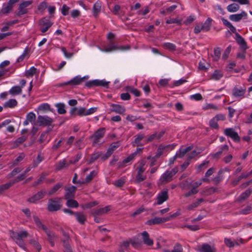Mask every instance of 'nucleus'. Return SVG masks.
<instances>
[{
    "mask_svg": "<svg viewBox=\"0 0 252 252\" xmlns=\"http://www.w3.org/2000/svg\"><path fill=\"white\" fill-rule=\"evenodd\" d=\"M101 9V5L99 3L96 2L94 4L93 8V12L94 13V16L96 17L99 12L100 11Z\"/></svg>",
    "mask_w": 252,
    "mask_h": 252,
    "instance_id": "nucleus-40",
    "label": "nucleus"
},
{
    "mask_svg": "<svg viewBox=\"0 0 252 252\" xmlns=\"http://www.w3.org/2000/svg\"><path fill=\"white\" fill-rule=\"evenodd\" d=\"M232 95L236 97L244 96L246 93V88L235 86L232 90Z\"/></svg>",
    "mask_w": 252,
    "mask_h": 252,
    "instance_id": "nucleus-13",
    "label": "nucleus"
},
{
    "mask_svg": "<svg viewBox=\"0 0 252 252\" xmlns=\"http://www.w3.org/2000/svg\"><path fill=\"white\" fill-rule=\"evenodd\" d=\"M143 243L148 246H152L153 245V241L149 237L148 233L145 231L141 233Z\"/></svg>",
    "mask_w": 252,
    "mask_h": 252,
    "instance_id": "nucleus-17",
    "label": "nucleus"
},
{
    "mask_svg": "<svg viewBox=\"0 0 252 252\" xmlns=\"http://www.w3.org/2000/svg\"><path fill=\"white\" fill-rule=\"evenodd\" d=\"M199 251L200 252H215L216 249L214 248L211 247L209 244L205 243L202 245Z\"/></svg>",
    "mask_w": 252,
    "mask_h": 252,
    "instance_id": "nucleus-19",
    "label": "nucleus"
},
{
    "mask_svg": "<svg viewBox=\"0 0 252 252\" xmlns=\"http://www.w3.org/2000/svg\"><path fill=\"white\" fill-rule=\"evenodd\" d=\"M221 54L220 49L219 47H217L214 49V60L217 61L220 58Z\"/></svg>",
    "mask_w": 252,
    "mask_h": 252,
    "instance_id": "nucleus-49",
    "label": "nucleus"
},
{
    "mask_svg": "<svg viewBox=\"0 0 252 252\" xmlns=\"http://www.w3.org/2000/svg\"><path fill=\"white\" fill-rule=\"evenodd\" d=\"M96 174V173L95 171L94 170L92 171L89 175L87 176L85 181L83 182H84V184L90 182L94 178Z\"/></svg>",
    "mask_w": 252,
    "mask_h": 252,
    "instance_id": "nucleus-50",
    "label": "nucleus"
},
{
    "mask_svg": "<svg viewBox=\"0 0 252 252\" xmlns=\"http://www.w3.org/2000/svg\"><path fill=\"white\" fill-rule=\"evenodd\" d=\"M61 49L62 52L63 53L64 56L67 58H71L73 55V53H68L66 51V49L64 47H61Z\"/></svg>",
    "mask_w": 252,
    "mask_h": 252,
    "instance_id": "nucleus-60",
    "label": "nucleus"
},
{
    "mask_svg": "<svg viewBox=\"0 0 252 252\" xmlns=\"http://www.w3.org/2000/svg\"><path fill=\"white\" fill-rule=\"evenodd\" d=\"M53 122V119L47 116L39 115L36 123L39 126H52Z\"/></svg>",
    "mask_w": 252,
    "mask_h": 252,
    "instance_id": "nucleus-3",
    "label": "nucleus"
},
{
    "mask_svg": "<svg viewBox=\"0 0 252 252\" xmlns=\"http://www.w3.org/2000/svg\"><path fill=\"white\" fill-rule=\"evenodd\" d=\"M87 109L85 107L79 108L77 112V114L78 116L82 117L83 116H87Z\"/></svg>",
    "mask_w": 252,
    "mask_h": 252,
    "instance_id": "nucleus-57",
    "label": "nucleus"
},
{
    "mask_svg": "<svg viewBox=\"0 0 252 252\" xmlns=\"http://www.w3.org/2000/svg\"><path fill=\"white\" fill-rule=\"evenodd\" d=\"M47 7V3L43 1L38 6L37 9L39 11H43Z\"/></svg>",
    "mask_w": 252,
    "mask_h": 252,
    "instance_id": "nucleus-58",
    "label": "nucleus"
},
{
    "mask_svg": "<svg viewBox=\"0 0 252 252\" xmlns=\"http://www.w3.org/2000/svg\"><path fill=\"white\" fill-rule=\"evenodd\" d=\"M170 147H172V149H173L174 147V146H171V145H167L166 146H163L162 145H159L157 150V152L156 157L157 158H159L162 154L164 149L167 148H169Z\"/></svg>",
    "mask_w": 252,
    "mask_h": 252,
    "instance_id": "nucleus-25",
    "label": "nucleus"
},
{
    "mask_svg": "<svg viewBox=\"0 0 252 252\" xmlns=\"http://www.w3.org/2000/svg\"><path fill=\"white\" fill-rule=\"evenodd\" d=\"M173 176L169 172L166 171L161 176L160 180L162 182H169L172 180Z\"/></svg>",
    "mask_w": 252,
    "mask_h": 252,
    "instance_id": "nucleus-23",
    "label": "nucleus"
},
{
    "mask_svg": "<svg viewBox=\"0 0 252 252\" xmlns=\"http://www.w3.org/2000/svg\"><path fill=\"white\" fill-rule=\"evenodd\" d=\"M30 244L32 245L35 249L39 252L41 249V247L38 241L34 239H32L30 241Z\"/></svg>",
    "mask_w": 252,
    "mask_h": 252,
    "instance_id": "nucleus-48",
    "label": "nucleus"
},
{
    "mask_svg": "<svg viewBox=\"0 0 252 252\" xmlns=\"http://www.w3.org/2000/svg\"><path fill=\"white\" fill-rule=\"evenodd\" d=\"M168 219H168V218H165V217H163V218L156 217L155 218H153V219H152L151 220H147L146 224L149 225L161 224V223H162L163 222L168 221Z\"/></svg>",
    "mask_w": 252,
    "mask_h": 252,
    "instance_id": "nucleus-12",
    "label": "nucleus"
},
{
    "mask_svg": "<svg viewBox=\"0 0 252 252\" xmlns=\"http://www.w3.org/2000/svg\"><path fill=\"white\" fill-rule=\"evenodd\" d=\"M105 131L104 128L101 127L97 129L94 134L90 136V139L94 138V139L93 146H95L96 144H97L99 142V140L104 136Z\"/></svg>",
    "mask_w": 252,
    "mask_h": 252,
    "instance_id": "nucleus-6",
    "label": "nucleus"
},
{
    "mask_svg": "<svg viewBox=\"0 0 252 252\" xmlns=\"http://www.w3.org/2000/svg\"><path fill=\"white\" fill-rule=\"evenodd\" d=\"M224 243L225 245L229 247V248H232L234 246L235 244L238 245V243L237 242H233L231 241L230 239H227L225 238L224 239Z\"/></svg>",
    "mask_w": 252,
    "mask_h": 252,
    "instance_id": "nucleus-52",
    "label": "nucleus"
},
{
    "mask_svg": "<svg viewBox=\"0 0 252 252\" xmlns=\"http://www.w3.org/2000/svg\"><path fill=\"white\" fill-rule=\"evenodd\" d=\"M82 79L83 78H81V77L77 76L69 81L58 85V86L61 87L63 86H66L69 85L73 86L78 85L82 83Z\"/></svg>",
    "mask_w": 252,
    "mask_h": 252,
    "instance_id": "nucleus-11",
    "label": "nucleus"
},
{
    "mask_svg": "<svg viewBox=\"0 0 252 252\" xmlns=\"http://www.w3.org/2000/svg\"><path fill=\"white\" fill-rule=\"evenodd\" d=\"M32 2V1L30 0L23 1L19 4L18 11L16 12V14L18 16H20L27 13L28 10L26 7L31 4Z\"/></svg>",
    "mask_w": 252,
    "mask_h": 252,
    "instance_id": "nucleus-7",
    "label": "nucleus"
},
{
    "mask_svg": "<svg viewBox=\"0 0 252 252\" xmlns=\"http://www.w3.org/2000/svg\"><path fill=\"white\" fill-rule=\"evenodd\" d=\"M62 199L60 197L51 198L48 200L47 209L49 212H54L60 210L62 207Z\"/></svg>",
    "mask_w": 252,
    "mask_h": 252,
    "instance_id": "nucleus-1",
    "label": "nucleus"
},
{
    "mask_svg": "<svg viewBox=\"0 0 252 252\" xmlns=\"http://www.w3.org/2000/svg\"><path fill=\"white\" fill-rule=\"evenodd\" d=\"M142 173H137L136 176L135 182L137 183H140L141 182L144 181L146 179L145 176H143L142 175Z\"/></svg>",
    "mask_w": 252,
    "mask_h": 252,
    "instance_id": "nucleus-59",
    "label": "nucleus"
},
{
    "mask_svg": "<svg viewBox=\"0 0 252 252\" xmlns=\"http://www.w3.org/2000/svg\"><path fill=\"white\" fill-rule=\"evenodd\" d=\"M252 193V189H247L245 192H243L239 196V201H242L247 198Z\"/></svg>",
    "mask_w": 252,
    "mask_h": 252,
    "instance_id": "nucleus-30",
    "label": "nucleus"
},
{
    "mask_svg": "<svg viewBox=\"0 0 252 252\" xmlns=\"http://www.w3.org/2000/svg\"><path fill=\"white\" fill-rule=\"evenodd\" d=\"M235 36L236 42L240 46V47L242 50L245 51L248 48L246 42L238 33H236Z\"/></svg>",
    "mask_w": 252,
    "mask_h": 252,
    "instance_id": "nucleus-14",
    "label": "nucleus"
},
{
    "mask_svg": "<svg viewBox=\"0 0 252 252\" xmlns=\"http://www.w3.org/2000/svg\"><path fill=\"white\" fill-rule=\"evenodd\" d=\"M33 219L37 227L42 229L44 231L48 229L47 227L42 223L40 220L37 216H33Z\"/></svg>",
    "mask_w": 252,
    "mask_h": 252,
    "instance_id": "nucleus-21",
    "label": "nucleus"
},
{
    "mask_svg": "<svg viewBox=\"0 0 252 252\" xmlns=\"http://www.w3.org/2000/svg\"><path fill=\"white\" fill-rule=\"evenodd\" d=\"M146 164V161L144 160H141L139 162V166L136 168V170L137 171V173H143L145 171V168H144V165Z\"/></svg>",
    "mask_w": 252,
    "mask_h": 252,
    "instance_id": "nucleus-41",
    "label": "nucleus"
},
{
    "mask_svg": "<svg viewBox=\"0 0 252 252\" xmlns=\"http://www.w3.org/2000/svg\"><path fill=\"white\" fill-rule=\"evenodd\" d=\"M12 8L11 7V6L9 5L7 3L6 4H4L2 8L0 11V13L7 14L12 10Z\"/></svg>",
    "mask_w": 252,
    "mask_h": 252,
    "instance_id": "nucleus-44",
    "label": "nucleus"
},
{
    "mask_svg": "<svg viewBox=\"0 0 252 252\" xmlns=\"http://www.w3.org/2000/svg\"><path fill=\"white\" fill-rule=\"evenodd\" d=\"M26 119L30 122L32 123L34 122L36 119V116L33 112L29 113L26 116Z\"/></svg>",
    "mask_w": 252,
    "mask_h": 252,
    "instance_id": "nucleus-54",
    "label": "nucleus"
},
{
    "mask_svg": "<svg viewBox=\"0 0 252 252\" xmlns=\"http://www.w3.org/2000/svg\"><path fill=\"white\" fill-rule=\"evenodd\" d=\"M27 139V136H22L18 138L14 142V146L15 147H18L20 144L23 143Z\"/></svg>",
    "mask_w": 252,
    "mask_h": 252,
    "instance_id": "nucleus-42",
    "label": "nucleus"
},
{
    "mask_svg": "<svg viewBox=\"0 0 252 252\" xmlns=\"http://www.w3.org/2000/svg\"><path fill=\"white\" fill-rule=\"evenodd\" d=\"M227 169H221L220 170L218 173V176L215 177L213 179V181H215L217 184L219 183L222 179V177L220 175L225 171H227Z\"/></svg>",
    "mask_w": 252,
    "mask_h": 252,
    "instance_id": "nucleus-34",
    "label": "nucleus"
},
{
    "mask_svg": "<svg viewBox=\"0 0 252 252\" xmlns=\"http://www.w3.org/2000/svg\"><path fill=\"white\" fill-rule=\"evenodd\" d=\"M120 145V142L117 141L112 143L110 145L108 149V151L110 152L112 154L113 153L114 151L118 148Z\"/></svg>",
    "mask_w": 252,
    "mask_h": 252,
    "instance_id": "nucleus-36",
    "label": "nucleus"
},
{
    "mask_svg": "<svg viewBox=\"0 0 252 252\" xmlns=\"http://www.w3.org/2000/svg\"><path fill=\"white\" fill-rule=\"evenodd\" d=\"M247 14L245 11H242L240 14H236L230 15L229 18L230 20L234 22H238L240 21L243 17H247Z\"/></svg>",
    "mask_w": 252,
    "mask_h": 252,
    "instance_id": "nucleus-16",
    "label": "nucleus"
},
{
    "mask_svg": "<svg viewBox=\"0 0 252 252\" xmlns=\"http://www.w3.org/2000/svg\"><path fill=\"white\" fill-rule=\"evenodd\" d=\"M212 21V19H211L210 18H208L205 22V23L203 25H202L203 31L208 32L210 30L211 26Z\"/></svg>",
    "mask_w": 252,
    "mask_h": 252,
    "instance_id": "nucleus-29",
    "label": "nucleus"
},
{
    "mask_svg": "<svg viewBox=\"0 0 252 252\" xmlns=\"http://www.w3.org/2000/svg\"><path fill=\"white\" fill-rule=\"evenodd\" d=\"M44 232L46 233L48 237V241H49L51 246H54V238L55 237V234L48 229Z\"/></svg>",
    "mask_w": 252,
    "mask_h": 252,
    "instance_id": "nucleus-20",
    "label": "nucleus"
},
{
    "mask_svg": "<svg viewBox=\"0 0 252 252\" xmlns=\"http://www.w3.org/2000/svg\"><path fill=\"white\" fill-rule=\"evenodd\" d=\"M163 47L171 51H175L176 50V46L175 44L171 43H164Z\"/></svg>",
    "mask_w": 252,
    "mask_h": 252,
    "instance_id": "nucleus-46",
    "label": "nucleus"
},
{
    "mask_svg": "<svg viewBox=\"0 0 252 252\" xmlns=\"http://www.w3.org/2000/svg\"><path fill=\"white\" fill-rule=\"evenodd\" d=\"M135 138L133 141L131 142V144L133 147L136 146H142V144H140L141 141L144 138L143 134H138L135 136Z\"/></svg>",
    "mask_w": 252,
    "mask_h": 252,
    "instance_id": "nucleus-27",
    "label": "nucleus"
},
{
    "mask_svg": "<svg viewBox=\"0 0 252 252\" xmlns=\"http://www.w3.org/2000/svg\"><path fill=\"white\" fill-rule=\"evenodd\" d=\"M239 5L235 3L230 4L227 6V9L230 12H236L239 9Z\"/></svg>",
    "mask_w": 252,
    "mask_h": 252,
    "instance_id": "nucleus-31",
    "label": "nucleus"
},
{
    "mask_svg": "<svg viewBox=\"0 0 252 252\" xmlns=\"http://www.w3.org/2000/svg\"><path fill=\"white\" fill-rule=\"evenodd\" d=\"M111 107L112 111L120 114H124L126 111L125 107L119 104H111Z\"/></svg>",
    "mask_w": 252,
    "mask_h": 252,
    "instance_id": "nucleus-15",
    "label": "nucleus"
},
{
    "mask_svg": "<svg viewBox=\"0 0 252 252\" xmlns=\"http://www.w3.org/2000/svg\"><path fill=\"white\" fill-rule=\"evenodd\" d=\"M101 155V154L99 152L95 153L91 155L90 159L88 161V164H90L94 161L98 159Z\"/></svg>",
    "mask_w": 252,
    "mask_h": 252,
    "instance_id": "nucleus-43",
    "label": "nucleus"
},
{
    "mask_svg": "<svg viewBox=\"0 0 252 252\" xmlns=\"http://www.w3.org/2000/svg\"><path fill=\"white\" fill-rule=\"evenodd\" d=\"M70 7L66 4H63L61 8V13L63 16L67 15L69 13Z\"/></svg>",
    "mask_w": 252,
    "mask_h": 252,
    "instance_id": "nucleus-56",
    "label": "nucleus"
},
{
    "mask_svg": "<svg viewBox=\"0 0 252 252\" xmlns=\"http://www.w3.org/2000/svg\"><path fill=\"white\" fill-rule=\"evenodd\" d=\"M209 126L210 127L214 129H218L219 126L217 123V121L213 118L209 122Z\"/></svg>",
    "mask_w": 252,
    "mask_h": 252,
    "instance_id": "nucleus-53",
    "label": "nucleus"
},
{
    "mask_svg": "<svg viewBox=\"0 0 252 252\" xmlns=\"http://www.w3.org/2000/svg\"><path fill=\"white\" fill-rule=\"evenodd\" d=\"M168 199V191L167 189L160 191L157 197V204L160 205Z\"/></svg>",
    "mask_w": 252,
    "mask_h": 252,
    "instance_id": "nucleus-10",
    "label": "nucleus"
},
{
    "mask_svg": "<svg viewBox=\"0 0 252 252\" xmlns=\"http://www.w3.org/2000/svg\"><path fill=\"white\" fill-rule=\"evenodd\" d=\"M45 178V175L42 173L39 178L33 183V186L35 187L37 185L40 184Z\"/></svg>",
    "mask_w": 252,
    "mask_h": 252,
    "instance_id": "nucleus-62",
    "label": "nucleus"
},
{
    "mask_svg": "<svg viewBox=\"0 0 252 252\" xmlns=\"http://www.w3.org/2000/svg\"><path fill=\"white\" fill-rule=\"evenodd\" d=\"M203 151L202 149H198V150H193L188 155V160H190L197 156L198 154H200Z\"/></svg>",
    "mask_w": 252,
    "mask_h": 252,
    "instance_id": "nucleus-38",
    "label": "nucleus"
},
{
    "mask_svg": "<svg viewBox=\"0 0 252 252\" xmlns=\"http://www.w3.org/2000/svg\"><path fill=\"white\" fill-rule=\"evenodd\" d=\"M69 165V163L67 162L66 160L64 159L60 161L57 164L56 167V170L59 171L65 167H68Z\"/></svg>",
    "mask_w": 252,
    "mask_h": 252,
    "instance_id": "nucleus-24",
    "label": "nucleus"
},
{
    "mask_svg": "<svg viewBox=\"0 0 252 252\" xmlns=\"http://www.w3.org/2000/svg\"><path fill=\"white\" fill-rule=\"evenodd\" d=\"M77 220L81 224H84L86 221V216L82 212H75V216Z\"/></svg>",
    "mask_w": 252,
    "mask_h": 252,
    "instance_id": "nucleus-18",
    "label": "nucleus"
},
{
    "mask_svg": "<svg viewBox=\"0 0 252 252\" xmlns=\"http://www.w3.org/2000/svg\"><path fill=\"white\" fill-rule=\"evenodd\" d=\"M36 71V68L32 66L30 68V69L27 70L25 72V76L27 77L30 76H32L34 74H35Z\"/></svg>",
    "mask_w": 252,
    "mask_h": 252,
    "instance_id": "nucleus-47",
    "label": "nucleus"
},
{
    "mask_svg": "<svg viewBox=\"0 0 252 252\" xmlns=\"http://www.w3.org/2000/svg\"><path fill=\"white\" fill-rule=\"evenodd\" d=\"M171 252H183L182 246L180 244L177 243Z\"/></svg>",
    "mask_w": 252,
    "mask_h": 252,
    "instance_id": "nucleus-64",
    "label": "nucleus"
},
{
    "mask_svg": "<svg viewBox=\"0 0 252 252\" xmlns=\"http://www.w3.org/2000/svg\"><path fill=\"white\" fill-rule=\"evenodd\" d=\"M223 76L222 72L219 70H215L212 75V78L216 80L220 79Z\"/></svg>",
    "mask_w": 252,
    "mask_h": 252,
    "instance_id": "nucleus-45",
    "label": "nucleus"
},
{
    "mask_svg": "<svg viewBox=\"0 0 252 252\" xmlns=\"http://www.w3.org/2000/svg\"><path fill=\"white\" fill-rule=\"evenodd\" d=\"M56 107L58 108V113L60 114H64L66 113L65 109V105L63 103H57L56 104Z\"/></svg>",
    "mask_w": 252,
    "mask_h": 252,
    "instance_id": "nucleus-37",
    "label": "nucleus"
},
{
    "mask_svg": "<svg viewBox=\"0 0 252 252\" xmlns=\"http://www.w3.org/2000/svg\"><path fill=\"white\" fill-rule=\"evenodd\" d=\"M61 241L63 243V247L64 248L63 252H73L71 247L67 240H62Z\"/></svg>",
    "mask_w": 252,
    "mask_h": 252,
    "instance_id": "nucleus-39",
    "label": "nucleus"
},
{
    "mask_svg": "<svg viewBox=\"0 0 252 252\" xmlns=\"http://www.w3.org/2000/svg\"><path fill=\"white\" fill-rule=\"evenodd\" d=\"M64 189L66 191V193L64 195V199L66 200L74 198L75 193V192H73L67 187L64 188Z\"/></svg>",
    "mask_w": 252,
    "mask_h": 252,
    "instance_id": "nucleus-32",
    "label": "nucleus"
},
{
    "mask_svg": "<svg viewBox=\"0 0 252 252\" xmlns=\"http://www.w3.org/2000/svg\"><path fill=\"white\" fill-rule=\"evenodd\" d=\"M46 194V191L45 190H41L31 197L29 198L27 201L30 203H35L37 201L43 198Z\"/></svg>",
    "mask_w": 252,
    "mask_h": 252,
    "instance_id": "nucleus-9",
    "label": "nucleus"
},
{
    "mask_svg": "<svg viewBox=\"0 0 252 252\" xmlns=\"http://www.w3.org/2000/svg\"><path fill=\"white\" fill-rule=\"evenodd\" d=\"M217 189H218L217 188L212 187L210 188V189H207L206 190L204 191L203 192L205 195H208L215 192Z\"/></svg>",
    "mask_w": 252,
    "mask_h": 252,
    "instance_id": "nucleus-63",
    "label": "nucleus"
},
{
    "mask_svg": "<svg viewBox=\"0 0 252 252\" xmlns=\"http://www.w3.org/2000/svg\"><path fill=\"white\" fill-rule=\"evenodd\" d=\"M50 105L47 103H43L40 105L38 108L39 110L46 111L50 110Z\"/></svg>",
    "mask_w": 252,
    "mask_h": 252,
    "instance_id": "nucleus-61",
    "label": "nucleus"
},
{
    "mask_svg": "<svg viewBox=\"0 0 252 252\" xmlns=\"http://www.w3.org/2000/svg\"><path fill=\"white\" fill-rule=\"evenodd\" d=\"M18 102L15 99H10L4 103V108H13L17 105Z\"/></svg>",
    "mask_w": 252,
    "mask_h": 252,
    "instance_id": "nucleus-28",
    "label": "nucleus"
},
{
    "mask_svg": "<svg viewBox=\"0 0 252 252\" xmlns=\"http://www.w3.org/2000/svg\"><path fill=\"white\" fill-rule=\"evenodd\" d=\"M181 20H178L176 18H170L169 19H167L166 21V24H170L172 23H176L179 25H181L182 24Z\"/></svg>",
    "mask_w": 252,
    "mask_h": 252,
    "instance_id": "nucleus-55",
    "label": "nucleus"
},
{
    "mask_svg": "<svg viewBox=\"0 0 252 252\" xmlns=\"http://www.w3.org/2000/svg\"><path fill=\"white\" fill-rule=\"evenodd\" d=\"M43 158L41 157L40 154H38L36 159L33 160V161L32 162V167L35 168L36 166H37L38 164L40 162H41L43 160Z\"/></svg>",
    "mask_w": 252,
    "mask_h": 252,
    "instance_id": "nucleus-51",
    "label": "nucleus"
},
{
    "mask_svg": "<svg viewBox=\"0 0 252 252\" xmlns=\"http://www.w3.org/2000/svg\"><path fill=\"white\" fill-rule=\"evenodd\" d=\"M53 23L46 17L41 18L38 21V26L40 27V31L44 33L53 25Z\"/></svg>",
    "mask_w": 252,
    "mask_h": 252,
    "instance_id": "nucleus-2",
    "label": "nucleus"
},
{
    "mask_svg": "<svg viewBox=\"0 0 252 252\" xmlns=\"http://www.w3.org/2000/svg\"><path fill=\"white\" fill-rule=\"evenodd\" d=\"M128 49H129V47L128 46L127 47V48H126L124 46L118 47L115 45L113 41H110L107 46H105L103 47V49H102V50L106 52H109L117 50H123Z\"/></svg>",
    "mask_w": 252,
    "mask_h": 252,
    "instance_id": "nucleus-8",
    "label": "nucleus"
},
{
    "mask_svg": "<svg viewBox=\"0 0 252 252\" xmlns=\"http://www.w3.org/2000/svg\"><path fill=\"white\" fill-rule=\"evenodd\" d=\"M33 219L37 227L42 229L44 231L48 229L47 227L42 223L40 220L37 216H33Z\"/></svg>",
    "mask_w": 252,
    "mask_h": 252,
    "instance_id": "nucleus-22",
    "label": "nucleus"
},
{
    "mask_svg": "<svg viewBox=\"0 0 252 252\" xmlns=\"http://www.w3.org/2000/svg\"><path fill=\"white\" fill-rule=\"evenodd\" d=\"M109 82H106L104 80H94L89 81L85 83V86L91 88L93 87H97V86H102L106 88L108 87Z\"/></svg>",
    "mask_w": 252,
    "mask_h": 252,
    "instance_id": "nucleus-4",
    "label": "nucleus"
},
{
    "mask_svg": "<svg viewBox=\"0 0 252 252\" xmlns=\"http://www.w3.org/2000/svg\"><path fill=\"white\" fill-rule=\"evenodd\" d=\"M224 134L236 142H239L240 137L233 128H227L224 130Z\"/></svg>",
    "mask_w": 252,
    "mask_h": 252,
    "instance_id": "nucleus-5",
    "label": "nucleus"
},
{
    "mask_svg": "<svg viewBox=\"0 0 252 252\" xmlns=\"http://www.w3.org/2000/svg\"><path fill=\"white\" fill-rule=\"evenodd\" d=\"M63 186L62 183L56 184L48 192V195L50 196L55 193L60 188Z\"/></svg>",
    "mask_w": 252,
    "mask_h": 252,
    "instance_id": "nucleus-35",
    "label": "nucleus"
},
{
    "mask_svg": "<svg viewBox=\"0 0 252 252\" xmlns=\"http://www.w3.org/2000/svg\"><path fill=\"white\" fill-rule=\"evenodd\" d=\"M9 93L11 95H16L20 94L22 92V89L19 86L13 87L9 91Z\"/></svg>",
    "mask_w": 252,
    "mask_h": 252,
    "instance_id": "nucleus-33",
    "label": "nucleus"
},
{
    "mask_svg": "<svg viewBox=\"0 0 252 252\" xmlns=\"http://www.w3.org/2000/svg\"><path fill=\"white\" fill-rule=\"evenodd\" d=\"M66 200H67L66 202V205L68 207L74 208L79 207V204L76 200L73 199L72 198Z\"/></svg>",
    "mask_w": 252,
    "mask_h": 252,
    "instance_id": "nucleus-26",
    "label": "nucleus"
}]
</instances>
